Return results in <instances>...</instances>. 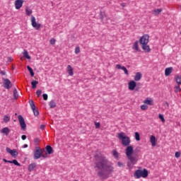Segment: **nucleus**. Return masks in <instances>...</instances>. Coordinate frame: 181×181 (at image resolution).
<instances>
[{
    "label": "nucleus",
    "instance_id": "31",
    "mask_svg": "<svg viewBox=\"0 0 181 181\" xmlns=\"http://www.w3.org/2000/svg\"><path fill=\"white\" fill-rule=\"evenodd\" d=\"M13 97L15 100H18V97H19V94L18 93V90L14 89L13 90Z\"/></svg>",
    "mask_w": 181,
    "mask_h": 181
},
{
    "label": "nucleus",
    "instance_id": "43",
    "mask_svg": "<svg viewBox=\"0 0 181 181\" xmlns=\"http://www.w3.org/2000/svg\"><path fill=\"white\" fill-rule=\"evenodd\" d=\"M49 42H50V45H55L56 40L54 38H52Z\"/></svg>",
    "mask_w": 181,
    "mask_h": 181
},
{
    "label": "nucleus",
    "instance_id": "14",
    "mask_svg": "<svg viewBox=\"0 0 181 181\" xmlns=\"http://www.w3.org/2000/svg\"><path fill=\"white\" fill-rule=\"evenodd\" d=\"M100 19H101L103 23H107V15L104 12H100Z\"/></svg>",
    "mask_w": 181,
    "mask_h": 181
},
{
    "label": "nucleus",
    "instance_id": "3",
    "mask_svg": "<svg viewBox=\"0 0 181 181\" xmlns=\"http://www.w3.org/2000/svg\"><path fill=\"white\" fill-rule=\"evenodd\" d=\"M135 179H139L141 177H148V170H136L134 175Z\"/></svg>",
    "mask_w": 181,
    "mask_h": 181
},
{
    "label": "nucleus",
    "instance_id": "54",
    "mask_svg": "<svg viewBox=\"0 0 181 181\" xmlns=\"http://www.w3.org/2000/svg\"><path fill=\"white\" fill-rule=\"evenodd\" d=\"M47 153H45V154H44V155H42V158H47Z\"/></svg>",
    "mask_w": 181,
    "mask_h": 181
},
{
    "label": "nucleus",
    "instance_id": "27",
    "mask_svg": "<svg viewBox=\"0 0 181 181\" xmlns=\"http://www.w3.org/2000/svg\"><path fill=\"white\" fill-rule=\"evenodd\" d=\"M29 104L31 110H35V108H36V105H35V102H33V100H30L29 101Z\"/></svg>",
    "mask_w": 181,
    "mask_h": 181
},
{
    "label": "nucleus",
    "instance_id": "49",
    "mask_svg": "<svg viewBox=\"0 0 181 181\" xmlns=\"http://www.w3.org/2000/svg\"><path fill=\"white\" fill-rule=\"evenodd\" d=\"M0 74H1V76H5L6 74V72L5 71H1Z\"/></svg>",
    "mask_w": 181,
    "mask_h": 181
},
{
    "label": "nucleus",
    "instance_id": "41",
    "mask_svg": "<svg viewBox=\"0 0 181 181\" xmlns=\"http://www.w3.org/2000/svg\"><path fill=\"white\" fill-rule=\"evenodd\" d=\"M78 53H80V47H76L75 48V54H78Z\"/></svg>",
    "mask_w": 181,
    "mask_h": 181
},
{
    "label": "nucleus",
    "instance_id": "61",
    "mask_svg": "<svg viewBox=\"0 0 181 181\" xmlns=\"http://www.w3.org/2000/svg\"><path fill=\"white\" fill-rule=\"evenodd\" d=\"M74 181H78V180H75Z\"/></svg>",
    "mask_w": 181,
    "mask_h": 181
},
{
    "label": "nucleus",
    "instance_id": "40",
    "mask_svg": "<svg viewBox=\"0 0 181 181\" xmlns=\"http://www.w3.org/2000/svg\"><path fill=\"white\" fill-rule=\"evenodd\" d=\"M159 119H160L163 124H165V117H163V115H159Z\"/></svg>",
    "mask_w": 181,
    "mask_h": 181
},
{
    "label": "nucleus",
    "instance_id": "30",
    "mask_svg": "<svg viewBox=\"0 0 181 181\" xmlns=\"http://www.w3.org/2000/svg\"><path fill=\"white\" fill-rule=\"evenodd\" d=\"M32 9H29L28 8H25V13L27 16H30L32 15Z\"/></svg>",
    "mask_w": 181,
    "mask_h": 181
},
{
    "label": "nucleus",
    "instance_id": "12",
    "mask_svg": "<svg viewBox=\"0 0 181 181\" xmlns=\"http://www.w3.org/2000/svg\"><path fill=\"white\" fill-rule=\"evenodd\" d=\"M129 90H131V91H133V90H135V88L136 87V82L135 81H130L128 83Z\"/></svg>",
    "mask_w": 181,
    "mask_h": 181
},
{
    "label": "nucleus",
    "instance_id": "57",
    "mask_svg": "<svg viewBox=\"0 0 181 181\" xmlns=\"http://www.w3.org/2000/svg\"><path fill=\"white\" fill-rule=\"evenodd\" d=\"M8 62H12V58L11 57H8Z\"/></svg>",
    "mask_w": 181,
    "mask_h": 181
},
{
    "label": "nucleus",
    "instance_id": "1",
    "mask_svg": "<svg viewBox=\"0 0 181 181\" xmlns=\"http://www.w3.org/2000/svg\"><path fill=\"white\" fill-rule=\"evenodd\" d=\"M93 161L98 170V176L102 179H108L110 175L114 172L112 163L107 157L98 154L94 156Z\"/></svg>",
    "mask_w": 181,
    "mask_h": 181
},
{
    "label": "nucleus",
    "instance_id": "59",
    "mask_svg": "<svg viewBox=\"0 0 181 181\" xmlns=\"http://www.w3.org/2000/svg\"><path fill=\"white\" fill-rule=\"evenodd\" d=\"M23 148H28V144H24Z\"/></svg>",
    "mask_w": 181,
    "mask_h": 181
},
{
    "label": "nucleus",
    "instance_id": "17",
    "mask_svg": "<svg viewBox=\"0 0 181 181\" xmlns=\"http://www.w3.org/2000/svg\"><path fill=\"white\" fill-rule=\"evenodd\" d=\"M172 71H173V68L172 67L166 68L165 70V75L166 76H170V74L172 73Z\"/></svg>",
    "mask_w": 181,
    "mask_h": 181
},
{
    "label": "nucleus",
    "instance_id": "10",
    "mask_svg": "<svg viewBox=\"0 0 181 181\" xmlns=\"http://www.w3.org/2000/svg\"><path fill=\"white\" fill-rule=\"evenodd\" d=\"M6 152H8V153H10V155H11V156H13V158H15V156H18V155L16 149L11 150L8 147H6Z\"/></svg>",
    "mask_w": 181,
    "mask_h": 181
},
{
    "label": "nucleus",
    "instance_id": "16",
    "mask_svg": "<svg viewBox=\"0 0 181 181\" xmlns=\"http://www.w3.org/2000/svg\"><path fill=\"white\" fill-rule=\"evenodd\" d=\"M142 49L146 52V53H149L151 52V47L148 44L141 45Z\"/></svg>",
    "mask_w": 181,
    "mask_h": 181
},
{
    "label": "nucleus",
    "instance_id": "23",
    "mask_svg": "<svg viewBox=\"0 0 181 181\" xmlns=\"http://www.w3.org/2000/svg\"><path fill=\"white\" fill-rule=\"evenodd\" d=\"M127 158L129 160V162H132V163H136V158H135V157L132 156H127Z\"/></svg>",
    "mask_w": 181,
    "mask_h": 181
},
{
    "label": "nucleus",
    "instance_id": "18",
    "mask_svg": "<svg viewBox=\"0 0 181 181\" xmlns=\"http://www.w3.org/2000/svg\"><path fill=\"white\" fill-rule=\"evenodd\" d=\"M150 142L152 146H156V138L155 136H151L150 138Z\"/></svg>",
    "mask_w": 181,
    "mask_h": 181
},
{
    "label": "nucleus",
    "instance_id": "9",
    "mask_svg": "<svg viewBox=\"0 0 181 181\" xmlns=\"http://www.w3.org/2000/svg\"><path fill=\"white\" fill-rule=\"evenodd\" d=\"M125 151L126 156H131L134 153V147L132 146H127Z\"/></svg>",
    "mask_w": 181,
    "mask_h": 181
},
{
    "label": "nucleus",
    "instance_id": "53",
    "mask_svg": "<svg viewBox=\"0 0 181 181\" xmlns=\"http://www.w3.org/2000/svg\"><path fill=\"white\" fill-rule=\"evenodd\" d=\"M45 128H46V126L45 124L40 125V129H45Z\"/></svg>",
    "mask_w": 181,
    "mask_h": 181
},
{
    "label": "nucleus",
    "instance_id": "35",
    "mask_svg": "<svg viewBox=\"0 0 181 181\" xmlns=\"http://www.w3.org/2000/svg\"><path fill=\"white\" fill-rule=\"evenodd\" d=\"M175 93H180L181 89H180V85L178 84L177 86L175 87Z\"/></svg>",
    "mask_w": 181,
    "mask_h": 181
},
{
    "label": "nucleus",
    "instance_id": "25",
    "mask_svg": "<svg viewBox=\"0 0 181 181\" xmlns=\"http://www.w3.org/2000/svg\"><path fill=\"white\" fill-rule=\"evenodd\" d=\"M9 132H11V131L9 130V128H8V127H4L1 129V133L6 134V135H9Z\"/></svg>",
    "mask_w": 181,
    "mask_h": 181
},
{
    "label": "nucleus",
    "instance_id": "33",
    "mask_svg": "<svg viewBox=\"0 0 181 181\" xmlns=\"http://www.w3.org/2000/svg\"><path fill=\"white\" fill-rule=\"evenodd\" d=\"M39 84V82L37 81H33L31 82L32 88H36V85Z\"/></svg>",
    "mask_w": 181,
    "mask_h": 181
},
{
    "label": "nucleus",
    "instance_id": "4",
    "mask_svg": "<svg viewBox=\"0 0 181 181\" xmlns=\"http://www.w3.org/2000/svg\"><path fill=\"white\" fill-rule=\"evenodd\" d=\"M34 159L37 160V159H40V158H42V148L40 146H37L35 147V149L34 150Z\"/></svg>",
    "mask_w": 181,
    "mask_h": 181
},
{
    "label": "nucleus",
    "instance_id": "24",
    "mask_svg": "<svg viewBox=\"0 0 181 181\" xmlns=\"http://www.w3.org/2000/svg\"><path fill=\"white\" fill-rule=\"evenodd\" d=\"M36 168V163H33L28 165V171L33 172V169Z\"/></svg>",
    "mask_w": 181,
    "mask_h": 181
},
{
    "label": "nucleus",
    "instance_id": "13",
    "mask_svg": "<svg viewBox=\"0 0 181 181\" xmlns=\"http://www.w3.org/2000/svg\"><path fill=\"white\" fill-rule=\"evenodd\" d=\"M116 69H118V70H123V71H124V74H126L127 76H128V74H129L128 73V69H127V67L122 66H121V64H117Z\"/></svg>",
    "mask_w": 181,
    "mask_h": 181
},
{
    "label": "nucleus",
    "instance_id": "21",
    "mask_svg": "<svg viewBox=\"0 0 181 181\" xmlns=\"http://www.w3.org/2000/svg\"><path fill=\"white\" fill-rule=\"evenodd\" d=\"M67 73L69 74V76H74V73L73 72V68L71 67V65L67 66Z\"/></svg>",
    "mask_w": 181,
    "mask_h": 181
},
{
    "label": "nucleus",
    "instance_id": "2",
    "mask_svg": "<svg viewBox=\"0 0 181 181\" xmlns=\"http://www.w3.org/2000/svg\"><path fill=\"white\" fill-rule=\"evenodd\" d=\"M117 138L122 141V144L123 146H129V144H131V140L128 136L125 135V133L120 132L118 134Z\"/></svg>",
    "mask_w": 181,
    "mask_h": 181
},
{
    "label": "nucleus",
    "instance_id": "34",
    "mask_svg": "<svg viewBox=\"0 0 181 181\" xmlns=\"http://www.w3.org/2000/svg\"><path fill=\"white\" fill-rule=\"evenodd\" d=\"M144 104H147L148 105H152L153 102L149 99H146L144 100Z\"/></svg>",
    "mask_w": 181,
    "mask_h": 181
},
{
    "label": "nucleus",
    "instance_id": "56",
    "mask_svg": "<svg viewBox=\"0 0 181 181\" xmlns=\"http://www.w3.org/2000/svg\"><path fill=\"white\" fill-rule=\"evenodd\" d=\"M35 144L39 143V142H40L39 138H36V139H35Z\"/></svg>",
    "mask_w": 181,
    "mask_h": 181
},
{
    "label": "nucleus",
    "instance_id": "6",
    "mask_svg": "<svg viewBox=\"0 0 181 181\" xmlns=\"http://www.w3.org/2000/svg\"><path fill=\"white\" fill-rule=\"evenodd\" d=\"M31 23H32L33 28H35L36 30H39V29H40V27L42 26L40 23L37 24V23H36V18L33 16H31Z\"/></svg>",
    "mask_w": 181,
    "mask_h": 181
},
{
    "label": "nucleus",
    "instance_id": "46",
    "mask_svg": "<svg viewBox=\"0 0 181 181\" xmlns=\"http://www.w3.org/2000/svg\"><path fill=\"white\" fill-rule=\"evenodd\" d=\"M113 156H115V158H118V151H113Z\"/></svg>",
    "mask_w": 181,
    "mask_h": 181
},
{
    "label": "nucleus",
    "instance_id": "42",
    "mask_svg": "<svg viewBox=\"0 0 181 181\" xmlns=\"http://www.w3.org/2000/svg\"><path fill=\"white\" fill-rule=\"evenodd\" d=\"M36 95L37 97H40V95H42V90H37L36 91Z\"/></svg>",
    "mask_w": 181,
    "mask_h": 181
},
{
    "label": "nucleus",
    "instance_id": "5",
    "mask_svg": "<svg viewBox=\"0 0 181 181\" xmlns=\"http://www.w3.org/2000/svg\"><path fill=\"white\" fill-rule=\"evenodd\" d=\"M139 43L141 45H148L149 43V35H144L139 39Z\"/></svg>",
    "mask_w": 181,
    "mask_h": 181
},
{
    "label": "nucleus",
    "instance_id": "38",
    "mask_svg": "<svg viewBox=\"0 0 181 181\" xmlns=\"http://www.w3.org/2000/svg\"><path fill=\"white\" fill-rule=\"evenodd\" d=\"M33 112L35 117H37V115H39V110L36 108L33 110Z\"/></svg>",
    "mask_w": 181,
    "mask_h": 181
},
{
    "label": "nucleus",
    "instance_id": "29",
    "mask_svg": "<svg viewBox=\"0 0 181 181\" xmlns=\"http://www.w3.org/2000/svg\"><path fill=\"white\" fill-rule=\"evenodd\" d=\"M10 163H13V165H15L16 166H21V163H19V162H18L17 160H10Z\"/></svg>",
    "mask_w": 181,
    "mask_h": 181
},
{
    "label": "nucleus",
    "instance_id": "39",
    "mask_svg": "<svg viewBox=\"0 0 181 181\" xmlns=\"http://www.w3.org/2000/svg\"><path fill=\"white\" fill-rule=\"evenodd\" d=\"M11 120V117H9L8 115H5L4 117V122H9Z\"/></svg>",
    "mask_w": 181,
    "mask_h": 181
},
{
    "label": "nucleus",
    "instance_id": "7",
    "mask_svg": "<svg viewBox=\"0 0 181 181\" xmlns=\"http://www.w3.org/2000/svg\"><path fill=\"white\" fill-rule=\"evenodd\" d=\"M3 84L4 88L9 90L12 87V82L8 78H3Z\"/></svg>",
    "mask_w": 181,
    "mask_h": 181
},
{
    "label": "nucleus",
    "instance_id": "47",
    "mask_svg": "<svg viewBox=\"0 0 181 181\" xmlns=\"http://www.w3.org/2000/svg\"><path fill=\"white\" fill-rule=\"evenodd\" d=\"M175 158H180V152L177 151L175 155Z\"/></svg>",
    "mask_w": 181,
    "mask_h": 181
},
{
    "label": "nucleus",
    "instance_id": "52",
    "mask_svg": "<svg viewBox=\"0 0 181 181\" xmlns=\"http://www.w3.org/2000/svg\"><path fill=\"white\" fill-rule=\"evenodd\" d=\"M95 128H100V122H95Z\"/></svg>",
    "mask_w": 181,
    "mask_h": 181
},
{
    "label": "nucleus",
    "instance_id": "48",
    "mask_svg": "<svg viewBox=\"0 0 181 181\" xmlns=\"http://www.w3.org/2000/svg\"><path fill=\"white\" fill-rule=\"evenodd\" d=\"M117 166H119V168H121V167L124 166V164L121 162H118L117 163Z\"/></svg>",
    "mask_w": 181,
    "mask_h": 181
},
{
    "label": "nucleus",
    "instance_id": "37",
    "mask_svg": "<svg viewBox=\"0 0 181 181\" xmlns=\"http://www.w3.org/2000/svg\"><path fill=\"white\" fill-rule=\"evenodd\" d=\"M134 165H135V163H132V162H131V161L127 162V166L130 169H132V168H134Z\"/></svg>",
    "mask_w": 181,
    "mask_h": 181
},
{
    "label": "nucleus",
    "instance_id": "55",
    "mask_svg": "<svg viewBox=\"0 0 181 181\" xmlns=\"http://www.w3.org/2000/svg\"><path fill=\"white\" fill-rule=\"evenodd\" d=\"M121 6H122L123 8H125V6H127V4H125V3H122V4H121Z\"/></svg>",
    "mask_w": 181,
    "mask_h": 181
},
{
    "label": "nucleus",
    "instance_id": "44",
    "mask_svg": "<svg viewBox=\"0 0 181 181\" xmlns=\"http://www.w3.org/2000/svg\"><path fill=\"white\" fill-rule=\"evenodd\" d=\"M42 97H43V100H44L45 101H47V98H48L47 94L44 93V94L42 95Z\"/></svg>",
    "mask_w": 181,
    "mask_h": 181
},
{
    "label": "nucleus",
    "instance_id": "36",
    "mask_svg": "<svg viewBox=\"0 0 181 181\" xmlns=\"http://www.w3.org/2000/svg\"><path fill=\"white\" fill-rule=\"evenodd\" d=\"M135 139L136 141H141V137L139 136V133L135 132Z\"/></svg>",
    "mask_w": 181,
    "mask_h": 181
},
{
    "label": "nucleus",
    "instance_id": "26",
    "mask_svg": "<svg viewBox=\"0 0 181 181\" xmlns=\"http://www.w3.org/2000/svg\"><path fill=\"white\" fill-rule=\"evenodd\" d=\"M27 69H28V71L30 72L31 77H34L35 72H33V69H32V67H30V66H27Z\"/></svg>",
    "mask_w": 181,
    "mask_h": 181
},
{
    "label": "nucleus",
    "instance_id": "22",
    "mask_svg": "<svg viewBox=\"0 0 181 181\" xmlns=\"http://www.w3.org/2000/svg\"><path fill=\"white\" fill-rule=\"evenodd\" d=\"M23 54L25 59H28V60H30L31 57L29 55V52H28V50L24 49Z\"/></svg>",
    "mask_w": 181,
    "mask_h": 181
},
{
    "label": "nucleus",
    "instance_id": "8",
    "mask_svg": "<svg viewBox=\"0 0 181 181\" xmlns=\"http://www.w3.org/2000/svg\"><path fill=\"white\" fill-rule=\"evenodd\" d=\"M18 121L22 129H26V123L25 122V119L22 115L18 116Z\"/></svg>",
    "mask_w": 181,
    "mask_h": 181
},
{
    "label": "nucleus",
    "instance_id": "50",
    "mask_svg": "<svg viewBox=\"0 0 181 181\" xmlns=\"http://www.w3.org/2000/svg\"><path fill=\"white\" fill-rule=\"evenodd\" d=\"M26 138H27V136L25 134L21 136V139H23V141H25L26 139Z\"/></svg>",
    "mask_w": 181,
    "mask_h": 181
},
{
    "label": "nucleus",
    "instance_id": "15",
    "mask_svg": "<svg viewBox=\"0 0 181 181\" xmlns=\"http://www.w3.org/2000/svg\"><path fill=\"white\" fill-rule=\"evenodd\" d=\"M45 149L48 155H52V153H54V150H53V148L51 146L47 145L45 147Z\"/></svg>",
    "mask_w": 181,
    "mask_h": 181
},
{
    "label": "nucleus",
    "instance_id": "32",
    "mask_svg": "<svg viewBox=\"0 0 181 181\" xmlns=\"http://www.w3.org/2000/svg\"><path fill=\"white\" fill-rule=\"evenodd\" d=\"M175 81L177 84H181V76H175Z\"/></svg>",
    "mask_w": 181,
    "mask_h": 181
},
{
    "label": "nucleus",
    "instance_id": "19",
    "mask_svg": "<svg viewBox=\"0 0 181 181\" xmlns=\"http://www.w3.org/2000/svg\"><path fill=\"white\" fill-rule=\"evenodd\" d=\"M141 78H142V74H141V72H137L136 74V75L134 76V81H139V80H141Z\"/></svg>",
    "mask_w": 181,
    "mask_h": 181
},
{
    "label": "nucleus",
    "instance_id": "20",
    "mask_svg": "<svg viewBox=\"0 0 181 181\" xmlns=\"http://www.w3.org/2000/svg\"><path fill=\"white\" fill-rule=\"evenodd\" d=\"M138 40H136L132 47V49H134V50H136V52H139V46L138 45Z\"/></svg>",
    "mask_w": 181,
    "mask_h": 181
},
{
    "label": "nucleus",
    "instance_id": "60",
    "mask_svg": "<svg viewBox=\"0 0 181 181\" xmlns=\"http://www.w3.org/2000/svg\"><path fill=\"white\" fill-rule=\"evenodd\" d=\"M159 12H162V10H161V9H159Z\"/></svg>",
    "mask_w": 181,
    "mask_h": 181
},
{
    "label": "nucleus",
    "instance_id": "28",
    "mask_svg": "<svg viewBox=\"0 0 181 181\" xmlns=\"http://www.w3.org/2000/svg\"><path fill=\"white\" fill-rule=\"evenodd\" d=\"M49 107L50 108H55L56 107V102L54 100H51L49 103Z\"/></svg>",
    "mask_w": 181,
    "mask_h": 181
},
{
    "label": "nucleus",
    "instance_id": "11",
    "mask_svg": "<svg viewBox=\"0 0 181 181\" xmlns=\"http://www.w3.org/2000/svg\"><path fill=\"white\" fill-rule=\"evenodd\" d=\"M23 0H16L15 1V8L16 9H21L23 5Z\"/></svg>",
    "mask_w": 181,
    "mask_h": 181
},
{
    "label": "nucleus",
    "instance_id": "58",
    "mask_svg": "<svg viewBox=\"0 0 181 181\" xmlns=\"http://www.w3.org/2000/svg\"><path fill=\"white\" fill-rule=\"evenodd\" d=\"M156 12H157V13H159V8H157L156 11H154Z\"/></svg>",
    "mask_w": 181,
    "mask_h": 181
},
{
    "label": "nucleus",
    "instance_id": "51",
    "mask_svg": "<svg viewBox=\"0 0 181 181\" xmlns=\"http://www.w3.org/2000/svg\"><path fill=\"white\" fill-rule=\"evenodd\" d=\"M3 161L5 162L6 163H11V160H8L6 158H4Z\"/></svg>",
    "mask_w": 181,
    "mask_h": 181
},
{
    "label": "nucleus",
    "instance_id": "45",
    "mask_svg": "<svg viewBox=\"0 0 181 181\" xmlns=\"http://www.w3.org/2000/svg\"><path fill=\"white\" fill-rule=\"evenodd\" d=\"M141 110H148V106L146 105H142L141 106Z\"/></svg>",
    "mask_w": 181,
    "mask_h": 181
}]
</instances>
